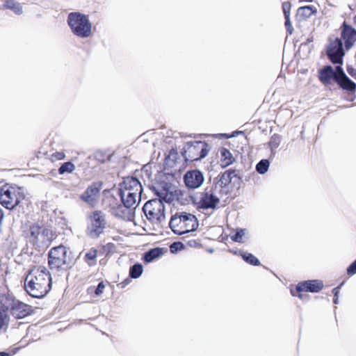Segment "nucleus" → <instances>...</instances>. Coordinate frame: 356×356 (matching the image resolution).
Masks as SVG:
<instances>
[{
	"label": "nucleus",
	"instance_id": "nucleus-15",
	"mask_svg": "<svg viewBox=\"0 0 356 356\" xmlns=\"http://www.w3.org/2000/svg\"><path fill=\"white\" fill-rule=\"evenodd\" d=\"M120 191L141 195L143 188L141 183L138 179L133 177H127L124 179L120 184Z\"/></svg>",
	"mask_w": 356,
	"mask_h": 356
},
{
	"label": "nucleus",
	"instance_id": "nucleus-44",
	"mask_svg": "<svg viewBox=\"0 0 356 356\" xmlns=\"http://www.w3.org/2000/svg\"><path fill=\"white\" fill-rule=\"evenodd\" d=\"M188 243L190 244V245H195V246H197V245H200V243H196V241L195 240H191V241H188Z\"/></svg>",
	"mask_w": 356,
	"mask_h": 356
},
{
	"label": "nucleus",
	"instance_id": "nucleus-26",
	"mask_svg": "<svg viewBox=\"0 0 356 356\" xmlns=\"http://www.w3.org/2000/svg\"><path fill=\"white\" fill-rule=\"evenodd\" d=\"M163 251L161 248H155L149 250L148 252H145L143 256V260L145 262H151L154 259L158 258L161 254H163Z\"/></svg>",
	"mask_w": 356,
	"mask_h": 356
},
{
	"label": "nucleus",
	"instance_id": "nucleus-34",
	"mask_svg": "<svg viewBox=\"0 0 356 356\" xmlns=\"http://www.w3.org/2000/svg\"><path fill=\"white\" fill-rule=\"evenodd\" d=\"M282 7L284 17H290L291 3L289 1H285L282 3Z\"/></svg>",
	"mask_w": 356,
	"mask_h": 356
},
{
	"label": "nucleus",
	"instance_id": "nucleus-12",
	"mask_svg": "<svg viewBox=\"0 0 356 356\" xmlns=\"http://www.w3.org/2000/svg\"><path fill=\"white\" fill-rule=\"evenodd\" d=\"M327 54L332 63H342L344 51L341 38H336L330 42L327 50Z\"/></svg>",
	"mask_w": 356,
	"mask_h": 356
},
{
	"label": "nucleus",
	"instance_id": "nucleus-45",
	"mask_svg": "<svg viewBox=\"0 0 356 356\" xmlns=\"http://www.w3.org/2000/svg\"><path fill=\"white\" fill-rule=\"evenodd\" d=\"M238 238H241V235H240V234L238 232L235 234L234 240L236 241H238Z\"/></svg>",
	"mask_w": 356,
	"mask_h": 356
},
{
	"label": "nucleus",
	"instance_id": "nucleus-19",
	"mask_svg": "<svg viewBox=\"0 0 356 356\" xmlns=\"http://www.w3.org/2000/svg\"><path fill=\"white\" fill-rule=\"evenodd\" d=\"M120 195L124 205L127 208L135 207L140 200L141 195L120 191Z\"/></svg>",
	"mask_w": 356,
	"mask_h": 356
},
{
	"label": "nucleus",
	"instance_id": "nucleus-21",
	"mask_svg": "<svg viewBox=\"0 0 356 356\" xmlns=\"http://www.w3.org/2000/svg\"><path fill=\"white\" fill-rule=\"evenodd\" d=\"M10 302L8 298L1 296V299H0V330L8 321V307L10 305Z\"/></svg>",
	"mask_w": 356,
	"mask_h": 356
},
{
	"label": "nucleus",
	"instance_id": "nucleus-39",
	"mask_svg": "<svg viewBox=\"0 0 356 356\" xmlns=\"http://www.w3.org/2000/svg\"><path fill=\"white\" fill-rule=\"evenodd\" d=\"M334 80L337 81L343 76V74H346L343 71V69L340 66L336 67V72H334Z\"/></svg>",
	"mask_w": 356,
	"mask_h": 356
},
{
	"label": "nucleus",
	"instance_id": "nucleus-38",
	"mask_svg": "<svg viewBox=\"0 0 356 356\" xmlns=\"http://www.w3.org/2000/svg\"><path fill=\"white\" fill-rule=\"evenodd\" d=\"M356 273V260L353 261L347 268V274L352 276Z\"/></svg>",
	"mask_w": 356,
	"mask_h": 356
},
{
	"label": "nucleus",
	"instance_id": "nucleus-31",
	"mask_svg": "<svg viewBox=\"0 0 356 356\" xmlns=\"http://www.w3.org/2000/svg\"><path fill=\"white\" fill-rule=\"evenodd\" d=\"M270 163L267 159L261 160L256 165V170L259 174H264L268 171Z\"/></svg>",
	"mask_w": 356,
	"mask_h": 356
},
{
	"label": "nucleus",
	"instance_id": "nucleus-18",
	"mask_svg": "<svg viewBox=\"0 0 356 356\" xmlns=\"http://www.w3.org/2000/svg\"><path fill=\"white\" fill-rule=\"evenodd\" d=\"M235 170L229 169L225 171L220 176L218 184L222 188H225V193L227 194L229 192V184H231L233 177H236Z\"/></svg>",
	"mask_w": 356,
	"mask_h": 356
},
{
	"label": "nucleus",
	"instance_id": "nucleus-47",
	"mask_svg": "<svg viewBox=\"0 0 356 356\" xmlns=\"http://www.w3.org/2000/svg\"><path fill=\"white\" fill-rule=\"evenodd\" d=\"M333 302L334 304H337L338 303V297H334Z\"/></svg>",
	"mask_w": 356,
	"mask_h": 356
},
{
	"label": "nucleus",
	"instance_id": "nucleus-24",
	"mask_svg": "<svg viewBox=\"0 0 356 356\" xmlns=\"http://www.w3.org/2000/svg\"><path fill=\"white\" fill-rule=\"evenodd\" d=\"M336 82L343 90L349 92H355L356 90V83L350 80L346 74H343V76L336 81Z\"/></svg>",
	"mask_w": 356,
	"mask_h": 356
},
{
	"label": "nucleus",
	"instance_id": "nucleus-40",
	"mask_svg": "<svg viewBox=\"0 0 356 356\" xmlns=\"http://www.w3.org/2000/svg\"><path fill=\"white\" fill-rule=\"evenodd\" d=\"M115 245L113 243H108L102 246V248L108 252H112L115 250Z\"/></svg>",
	"mask_w": 356,
	"mask_h": 356
},
{
	"label": "nucleus",
	"instance_id": "nucleus-1",
	"mask_svg": "<svg viewBox=\"0 0 356 356\" xmlns=\"http://www.w3.org/2000/svg\"><path fill=\"white\" fill-rule=\"evenodd\" d=\"M51 276L44 267L34 266L26 277L24 288L30 296L40 298L51 290Z\"/></svg>",
	"mask_w": 356,
	"mask_h": 356
},
{
	"label": "nucleus",
	"instance_id": "nucleus-30",
	"mask_svg": "<svg viewBox=\"0 0 356 356\" xmlns=\"http://www.w3.org/2000/svg\"><path fill=\"white\" fill-rule=\"evenodd\" d=\"M75 170V165L70 161L63 163L58 168V173L63 175L65 173H71Z\"/></svg>",
	"mask_w": 356,
	"mask_h": 356
},
{
	"label": "nucleus",
	"instance_id": "nucleus-10",
	"mask_svg": "<svg viewBox=\"0 0 356 356\" xmlns=\"http://www.w3.org/2000/svg\"><path fill=\"white\" fill-rule=\"evenodd\" d=\"M216 188H206L199 197V207L203 209H215L219 203L220 198L216 195Z\"/></svg>",
	"mask_w": 356,
	"mask_h": 356
},
{
	"label": "nucleus",
	"instance_id": "nucleus-3",
	"mask_svg": "<svg viewBox=\"0 0 356 356\" xmlns=\"http://www.w3.org/2000/svg\"><path fill=\"white\" fill-rule=\"evenodd\" d=\"M159 199H153L147 202L143 207V211L147 218L153 222H161L165 218V205L163 202H170L171 197L167 193H158Z\"/></svg>",
	"mask_w": 356,
	"mask_h": 356
},
{
	"label": "nucleus",
	"instance_id": "nucleus-9",
	"mask_svg": "<svg viewBox=\"0 0 356 356\" xmlns=\"http://www.w3.org/2000/svg\"><path fill=\"white\" fill-rule=\"evenodd\" d=\"M19 202V189L8 185L0 188V204L8 209H12Z\"/></svg>",
	"mask_w": 356,
	"mask_h": 356
},
{
	"label": "nucleus",
	"instance_id": "nucleus-13",
	"mask_svg": "<svg viewBox=\"0 0 356 356\" xmlns=\"http://www.w3.org/2000/svg\"><path fill=\"white\" fill-rule=\"evenodd\" d=\"M340 29L341 39L344 42L345 48L349 49L356 42V30L346 21L343 22Z\"/></svg>",
	"mask_w": 356,
	"mask_h": 356
},
{
	"label": "nucleus",
	"instance_id": "nucleus-37",
	"mask_svg": "<svg viewBox=\"0 0 356 356\" xmlns=\"http://www.w3.org/2000/svg\"><path fill=\"white\" fill-rule=\"evenodd\" d=\"M35 309L31 305L24 304V317L33 314Z\"/></svg>",
	"mask_w": 356,
	"mask_h": 356
},
{
	"label": "nucleus",
	"instance_id": "nucleus-46",
	"mask_svg": "<svg viewBox=\"0 0 356 356\" xmlns=\"http://www.w3.org/2000/svg\"><path fill=\"white\" fill-rule=\"evenodd\" d=\"M0 356H10V354L6 352H0Z\"/></svg>",
	"mask_w": 356,
	"mask_h": 356
},
{
	"label": "nucleus",
	"instance_id": "nucleus-48",
	"mask_svg": "<svg viewBox=\"0 0 356 356\" xmlns=\"http://www.w3.org/2000/svg\"><path fill=\"white\" fill-rule=\"evenodd\" d=\"M353 22L356 25V15L353 17Z\"/></svg>",
	"mask_w": 356,
	"mask_h": 356
},
{
	"label": "nucleus",
	"instance_id": "nucleus-27",
	"mask_svg": "<svg viewBox=\"0 0 356 356\" xmlns=\"http://www.w3.org/2000/svg\"><path fill=\"white\" fill-rule=\"evenodd\" d=\"M97 254V250L92 248L88 252L86 253L84 256L85 262L90 266L96 265Z\"/></svg>",
	"mask_w": 356,
	"mask_h": 356
},
{
	"label": "nucleus",
	"instance_id": "nucleus-28",
	"mask_svg": "<svg viewBox=\"0 0 356 356\" xmlns=\"http://www.w3.org/2000/svg\"><path fill=\"white\" fill-rule=\"evenodd\" d=\"M240 255L246 263L252 266H257L261 264L259 260L251 253L241 252Z\"/></svg>",
	"mask_w": 356,
	"mask_h": 356
},
{
	"label": "nucleus",
	"instance_id": "nucleus-42",
	"mask_svg": "<svg viewBox=\"0 0 356 356\" xmlns=\"http://www.w3.org/2000/svg\"><path fill=\"white\" fill-rule=\"evenodd\" d=\"M130 279L127 278L124 281L117 284V287L119 289H124L130 283Z\"/></svg>",
	"mask_w": 356,
	"mask_h": 356
},
{
	"label": "nucleus",
	"instance_id": "nucleus-20",
	"mask_svg": "<svg viewBox=\"0 0 356 356\" xmlns=\"http://www.w3.org/2000/svg\"><path fill=\"white\" fill-rule=\"evenodd\" d=\"M334 71L332 66L327 65L318 71V77L322 83L327 85L331 83L332 79H334Z\"/></svg>",
	"mask_w": 356,
	"mask_h": 356
},
{
	"label": "nucleus",
	"instance_id": "nucleus-7",
	"mask_svg": "<svg viewBox=\"0 0 356 356\" xmlns=\"http://www.w3.org/2000/svg\"><path fill=\"white\" fill-rule=\"evenodd\" d=\"M323 287L324 284L322 280H309L298 282L294 288H291L290 292L293 296L304 300L309 298V296L305 293H318Z\"/></svg>",
	"mask_w": 356,
	"mask_h": 356
},
{
	"label": "nucleus",
	"instance_id": "nucleus-29",
	"mask_svg": "<svg viewBox=\"0 0 356 356\" xmlns=\"http://www.w3.org/2000/svg\"><path fill=\"white\" fill-rule=\"evenodd\" d=\"M143 266L140 264H136L130 268L129 276L131 278H138L143 273Z\"/></svg>",
	"mask_w": 356,
	"mask_h": 356
},
{
	"label": "nucleus",
	"instance_id": "nucleus-33",
	"mask_svg": "<svg viewBox=\"0 0 356 356\" xmlns=\"http://www.w3.org/2000/svg\"><path fill=\"white\" fill-rule=\"evenodd\" d=\"M65 154L63 152H56L51 154L49 159L51 162L63 160Z\"/></svg>",
	"mask_w": 356,
	"mask_h": 356
},
{
	"label": "nucleus",
	"instance_id": "nucleus-22",
	"mask_svg": "<svg viewBox=\"0 0 356 356\" xmlns=\"http://www.w3.org/2000/svg\"><path fill=\"white\" fill-rule=\"evenodd\" d=\"M219 152L220 154V165L222 168H226L235 161L234 157L228 149L222 147L219 149Z\"/></svg>",
	"mask_w": 356,
	"mask_h": 356
},
{
	"label": "nucleus",
	"instance_id": "nucleus-32",
	"mask_svg": "<svg viewBox=\"0 0 356 356\" xmlns=\"http://www.w3.org/2000/svg\"><path fill=\"white\" fill-rule=\"evenodd\" d=\"M280 143L281 136L277 134H275L271 136L268 145L271 150H273L277 149L280 146Z\"/></svg>",
	"mask_w": 356,
	"mask_h": 356
},
{
	"label": "nucleus",
	"instance_id": "nucleus-2",
	"mask_svg": "<svg viewBox=\"0 0 356 356\" xmlns=\"http://www.w3.org/2000/svg\"><path fill=\"white\" fill-rule=\"evenodd\" d=\"M199 223L195 215L187 212H177L172 215L169 226L178 235L193 232L198 227Z\"/></svg>",
	"mask_w": 356,
	"mask_h": 356
},
{
	"label": "nucleus",
	"instance_id": "nucleus-23",
	"mask_svg": "<svg viewBox=\"0 0 356 356\" xmlns=\"http://www.w3.org/2000/svg\"><path fill=\"white\" fill-rule=\"evenodd\" d=\"M42 232V227L38 225H33L29 229V232L26 236L28 239L33 245L40 243V235Z\"/></svg>",
	"mask_w": 356,
	"mask_h": 356
},
{
	"label": "nucleus",
	"instance_id": "nucleus-41",
	"mask_svg": "<svg viewBox=\"0 0 356 356\" xmlns=\"http://www.w3.org/2000/svg\"><path fill=\"white\" fill-rule=\"evenodd\" d=\"M182 244L180 243V242H175V243H173L170 246V250L171 252H175L179 248H181L182 247Z\"/></svg>",
	"mask_w": 356,
	"mask_h": 356
},
{
	"label": "nucleus",
	"instance_id": "nucleus-14",
	"mask_svg": "<svg viewBox=\"0 0 356 356\" xmlns=\"http://www.w3.org/2000/svg\"><path fill=\"white\" fill-rule=\"evenodd\" d=\"M102 181H98L92 182L81 195V199L85 202L92 204L99 196L100 191L102 189Z\"/></svg>",
	"mask_w": 356,
	"mask_h": 356
},
{
	"label": "nucleus",
	"instance_id": "nucleus-6",
	"mask_svg": "<svg viewBox=\"0 0 356 356\" xmlns=\"http://www.w3.org/2000/svg\"><path fill=\"white\" fill-rule=\"evenodd\" d=\"M72 259L67 255V250L64 245L52 248L48 253V265L51 270H60L70 266Z\"/></svg>",
	"mask_w": 356,
	"mask_h": 356
},
{
	"label": "nucleus",
	"instance_id": "nucleus-11",
	"mask_svg": "<svg viewBox=\"0 0 356 356\" xmlns=\"http://www.w3.org/2000/svg\"><path fill=\"white\" fill-rule=\"evenodd\" d=\"M5 280L0 277V299L1 296H6L10 300V305L8 307V312L10 311V314L16 319L22 318V302L15 303V300L8 293V288L6 285Z\"/></svg>",
	"mask_w": 356,
	"mask_h": 356
},
{
	"label": "nucleus",
	"instance_id": "nucleus-43",
	"mask_svg": "<svg viewBox=\"0 0 356 356\" xmlns=\"http://www.w3.org/2000/svg\"><path fill=\"white\" fill-rule=\"evenodd\" d=\"M343 282H342L340 285L335 287L332 290V293L334 294V297H338L339 298V293L340 292L341 286L343 285Z\"/></svg>",
	"mask_w": 356,
	"mask_h": 356
},
{
	"label": "nucleus",
	"instance_id": "nucleus-16",
	"mask_svg": "<svg viewBox=\"0 0 356 356\" xmlns=\"http://www.w3.org/2000/svg\"><path fill=\"white\" fill-rule=\"evenodd\" d=\"M186 186L190 188H197L200 187L204 181L202 173L198 170L188 171L184 177Z\"/></svg>",
	"mask_w": 356,
	"mask_h": 356
},
{
	"label": "nucleus",
	"instance_id": "nucleus-4",
	"mask_svg": "<svg viewBox=\"0 0 356 356\" xmlns=\"http://www.w3.org/2000/svg\"><path fill=\"white\" fill-rule=\"evenodd\" d=\"M67 21L72 32L77 37L86 38L92 35V24L86 15L72 12L68 15Z\"/></svg>",
	"mask_w": 356,
	"mask_h": 356
},
{
	"label": "nucleus",
	"instance_id": "nucleus-5",
	"mask_svg": "<svg viewBox=\"0 0 356 356\" xmlns=\"http://www.w3.org/2000/svg\"><path fill=\"white\" fill-rule=\"evenodd\" d=\"M88 225L86 234L90 238H98L109 227L106 214L100 211L95 210L88 216Z\"/></svg>",
	"mask_w": 356,
	"mask_h": 356
},
{
	"label": "nucleus",
	"instance_id": "nucleus-36",
	"mask_svg": "<svg viewBox=\"0 0 356 356\" xmlns=\"http://www.w3.org/2000/svg\"><path fill=\"white\" fill-rule=\"evenodd\" d=\"M105 287L106 285L104 284V282H99L97 288L94 291L95 294L97 296L102 295L104 292Z\"/></svg>",
	"mask_w": 356,
	"mask_h": 356
},
{
	"label": "nucleus",
	"instance_id": "nucleus-49",
	"mask_svg": "<svg viewBox=\"0 0 356 356\" xmlns=\"http://www.w3.org/2000/svg\"><path fill=\"white\" fill-rule=\"evenodd\" d=\"M92 287L88 288V293H90V291H92Z\"/></svg>",
	"mask_w": 356,
	"mask_h": 356
},
{
	"label": "nucleus",
	"instance_id": "nucleus-17",
	"mask_svg": "<svg viewBox=\"0 0 356 356\" xmlns=\"http://www.w3.org/2000/svg\"><path fill=\"white\" fill-rule=\"evenodd\" d=\"M317 8L312 5L304 6L298 8L296 18L298 22L306 21L312 15L317 14Z\"/></svg>",
	"mask_w": 356,
	"mask_h": 356
},
{
	"label": "nucleus",
	"instance_id": "nucleus-35",
	"mask_svg": "<svg viewBox=\"0 0 356 356\" xmlns=\"http://www.w3.org/2000/svg\"><path fill=\"white\" fill-rule=\"evenodd\" d=\"M284 19H285L284 25H285L286 31L289 35H291L293 32V26H292L291 20H290V17H284Z\"/></svg>",
	"mask_w": 356,
	"mask_h": 356
},
{
	"label": "nucleus",
	"instance_id": "nucleus-25",
	"mask_svg": "<svg viewBox=\"0 0 356 356\" xmlns=\"http://www.w3.org/2000/svg\"><path fill=\"white\" fill-rule=\"evenodd\" d=\"M56 234L50 228L42 227V232L40 235V241L41 243L45 244L54 240Z\"/></svg>",
	"mask_w": 356,
	"mask_h": 356
},
{
	"label": "nucleus",
	"instance_id": "nucleus-8",
	"mask_svg": "<svg viewBox=\"0 0 356 356\" xmlns=\"http://www.w3.org/2000/svg\"><path fill=\"white\" fill-rule=\"evenodd\" d=\"M208 145L204 141H191L186 143L183 156L186 162L198 161L205 157L208 153Z\"/></svg>",
	"mask_w": 356,
	"mask_h": 356
}]
</instances>
